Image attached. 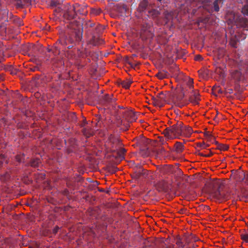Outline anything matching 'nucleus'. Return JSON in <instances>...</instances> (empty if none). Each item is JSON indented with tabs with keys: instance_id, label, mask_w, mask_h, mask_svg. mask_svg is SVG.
I'll return each instance as SVG.
<instances>
[{
	"instance_id": "f257e3e1",
	"label": "nucleus",
	"mask_w": 248,
	"mask_h": 248,
	"mask_svg": "<svg viewBox=\"0 0 248 248\" xmlns=\"http://www.w3.org/2000/svg\"><path fill=\"white\" fill-rule=\"evenodd\" d=\"M188 90L186 83V86H181L175 90L173 93H168L170 98L173 100L178 107L182 108L188 104L187 99H185V97L187 95Z\"/></svg>"
},
{
	"instance_id": "f03ea898",
	"label": "nucleus",
	"mask_w": 248,
	"mask_h": 248,
	"mask_svg": "<svg viewBox=\"0 0 248 248\" xmlns=\"http://www.w3.org/2000/svg\"><path fill=\"white\" fill-rule=\"evenodd\" d=\"M108 143L110 144L111 147L113 149L112 155L117 159L123 160L124 159V154L126 150L124 148L120 147L121 142L119 139L110 138Z\"/></svg>"
},
{
	"instance_id": "7ed1b4c3",
	"label": "nucleus",
	"mask_w": 248,
	"mask_h": 248,
	"mask_svg": "<svg viewBox=\"0 0 248 248\" xmlns=\"http://www.w3.org/2000/svg\"><path fill=\"white\" fill-rule=\"evenodd\" d=\"M187 87H188V92L187 94H188V104L190 102L194 105H198L200 100V94L197 91L194 90L193 80L189 78L187 81Z\"/></svg>"
},
{
	"instance_id": "20e7f679",
	"label": "nucleus",
	"mask_w": 248,
	"mask_h": 248,
	"mask_svg": "<svg viewBox=\"0 0 248 248\" xmlns=\"http://www.w3.org/2000/svg\"><path fill=\"white\" fill-rule=\"evenodd\" d=\"M228 21L229 24L236 25L246 30H248V19L247 18L232 14L230 16V17L228 18Z\"/></svg>"
},
{
	"instance_id": "39448f33",
	"label": "nucleus",
	"mask_w": 248,
	"mask_h": 248,
	"mask_svg": "<svg viewBox=\"0 0 248 248\" xmlns=\"http://www.w3.org/2000/svg\"><path fill=\"white\" fill-rule=\"evenodd\" d=\"M102 30L103 28L100 26H97L95 28V32L93 34L92 38L89 42V44L92 45L93 46H98L104 43L103 39L101 38L98 34L100 33Z\"/></svg>"
},
{
	"instance_id": "423d86ee",
	"label": "nucleus",
	"mask_w": 248,
	"mask_h": 248,
	"mask_svg": "<svg viewBox=\"0 0 248 248\" xmlns=\"http://www.w3.org/2000/svg\"><path fill=\"white\" fill-rule=\"evenodd\" d=\"M111 3H110L111 6V14L114 15V16H125L127 8L126 6L124 3H119L114 5L111 6Z\"/></svg>"
},
{
	"instance_id": "0eeeda50",
	"label": "nucleus",
	"mask_w": 248,
	"mask_h": 248,
	"mask_svg": "<svg viewBox=\"0 0 248 248\" xmlns=\"http://www.w3.org/2000/svg\"><path fill=\"white\" fill-rule=\"evenodd\" d=\"M183 123L182 122H177L176 124L170 126V133L171 134L172 139L179 138L182 136V128Z\"/></svg>"
},
{
	"instance_id": "6e6552de",
	"label": "nucleus",
	"mask_w": 248,
	"mask_h": 248,
	"mask_svg": "<svg viewBox=\"0 0 248 248\" xmlns=\"http://www.w3.org/2000/svg\"><path fill=\"white\" fill-rule=\"evenodd\" d=\"M76 16L75 7L69 4L66 5L64 9L63 17L68 20H71L74 19Z\"/></svg>"
},
{
	"instance_id": "1a4fd4ad",
	"label": "nucleus",
	"mask_w": 248,
	"mask_h": 248,
	"mask_svg": "<svg viewBox=\"0 0 248 248\" xmlns=\"http://www.w3.org/2000/svg\"><path fill=\"white\" fill-rule=\"evenodd\" d=\"M215 199L219 201H223L229 200L231 198V195L227 192L220 189L214 191V194L212 195Z\"/></svg>"
},
{
	"instance_id": "9d476101",
	"label": "nucleus",
	"mask_w": 248,
	"mask_h": 248,
	"mask_svg": "<svg viewBox=\"0 0 248 248\" xmlns=\"http://www.w3.org/2000/svg\"><path fill=\"white\" fill-rule=\"evenodd\" d=\"M224 0H215L213 2V5L211 7L209 6L205 7V10L209 13L212 14L214 12H218L220 10L219 5L223 3Z\"/></svg>"
},
{
	"instance_id": "9b49d317",
	"label": "nucleus",
	"mask_w": 248,
	"mask_h": 248,
	"mask_svg": "<svg viewBox=\"0 0 248 248\" xmlns=\"http://www.w3.org/2000/svg\"><path fill=\"white\" fill-rule=\"evenodd\" d=\"M137 171L139 173V179L142 178L148 179H153L152 175H150L149 172L143 168L141 165L136 166Z\"/></svg>"
},
{
	"instance_id": "f8f14e48",
	"label": "nucleus",
	"mask_w": 248,
	"mask_h": 248,
	"mask_svg": "<svg viewBox=\"0 0 248 248\" xmlns=\"http://www.w3.org/2000/svg\"><path fill=\"white\" fill-rule=\"evenodd\" d=\"M115 98L113 97L112 94H106L101 101L102 104L105 107H108L109 105H113V103L116 101Z\"/></svg>"
},
{
	"instance_id": "ddd939ff",
	"label": "nucleus",
	"mask_w": 248,
	"mask_h": 248,
	"mask_svg": "<svg viewBox=\"0 0 248 248\" xmlns=\"http://www.w3.org/2000/svg\"><path fill=\"white\" fill-rule=\"evenodd\" d=\"M209 191L211 195L214 194V191L220 189L221 183L219 181L214 180L209 183Z\"/></svg>"
},
{
	"instance_id": "4468645a",
	"label": "nucleus",
	"mask_w": 248,
	"mask_h": 248,
	"mask_svg": "<svg viewBox=\"0 0 248 248\" xmlns=\"http://www.w3.org/2000/svg\"><path fill=\"white\" fill-rule=\"evenodd\" d=\"M182 129V136L185 137H189L193 132V130L191 127L184 125L183 124Z\"/></svg>"
},
{
	"instance_id": "2eb2a0df",
	"label": "nucleus",
	"mask_w": 248,
	"mask_h": 248,
	"mask_svg": "<svg viewBox=\"0 0 248 248\" xmlns=\"http://www.w3.org/2000/svg\"><path fill=\"white\" fill-rule=\"evenodd\" d=\"M148 6V2L147 0H143L141 1L138 6V11L141 13L145 12Z\"/></svg>"
},
{
	"instance_id": "dca6fc26",
	"label": "nucleus",
	"mask_w": 248,
	"mask_h": 248,
	"mask_svg": "<svg viewBox=\"0 0 248 248\" xmlns=\"http://www.w3.org/2000/svg\"><path fill=\"white\" fill-rule=\"evenodd\" d=\"M83 31L80 30L76 31L73 34V38L75 40L76 43H79L82 39Z\"/></svg>"
},
{
	"instance_id": "f3484780",
	"label": "nucleus",
	"mask_w": 248,
	"mask_h": 248,
	"mask_svg": "<svg viewBox=\"0 0 248 248\" xmlns=\"http://www.w3.org/2000/svg\"><path fill=\"white\" fill-rule=\"evenodd\" d=\"M94 26V23L92 22L91 21H86L82 24V30L83 29L87 30V31H90V29L93 28Z\"/></svg>"
},
{
	"instance_id": "a211bd4d",
	"label": "nucleus",
	"mask_w": 248,
	"mask_h": 248,
	"mask_svg": "<svg viewBox=\"0 0 248 248\" xmlns=\"http://www.w3.org/2000/svg\"><path fill=\"white\" fill-rule=\"evenodd\" d=\"M242 77V74L239 70H234L232 73V77L236 81H240Z\"/></svg>"
},
{
	"instance_id": "6ab92c4d",
	"label": "nucleus",
	"mask_w": 248,
	"mask_h": 248,
	"mask_svg": "<svg viewBox=\"0 0 248 248\" xmlns=\"http://www.w3.org/2000/svg\"><path fill=\"white\" fill-rule=\"evenodd\" d=\"M174 151L177 153H181L184 150V146L183 144L180 142L177 141L174 145Z\"/></svg>"
},
{
	"instance_id": "aec40b11",
	"label": "nucleus",
	"mask_w": 248,
	"mask_h": 248,
	"mask_svg": "<svg viewBox=\"0 0 248 248\" xmlns=\"http://www.w3.org/2000/svg\"><path fill=\"white\" fill-rule=\"evenodd\" d=\"M238 42L239 39L236 34L232 35V37L230 39V44L232 47L236 48L237 47V43Z\"/></svg>"
},
{
	"instance_id": "412c9836",
	"label": "nucleus",
	"mask_w": 248,
	"mask_h": 248,
	"mask_svg": "<svg viewBox=\"0 0 248 248\" xmlns=\"http://www.w3.org/2000/svg\"><path fill=\"white\" fill-rule=\"evenodd\" d=\"M168 93H169L168 92L167 94H165L163 92H161L157 94L156 98L162 103L166 101L167 98H170V95Z\"/></svg>"
},
{
	"instance_id": "4be33fe9",
	"label": "nucleus",
	"mask_w": 248,
	"mask_h": 248,
	"mask_svg": "<svg viewBox=\"0 0 248 248\" xmlns=\"http://www.w3.org/2000/svg\"><path fill=\"white\" fill-rule=\"evenodd\" d=\"M148 16H151L153 18L157 17L159 15H160V11L155 9H152L151 10H148Z\"/></svg>"
},
{
	"instance_id": "5701e85b",
	"label": "nucleus",
	"mask_w": 248,
	"mask_h": 248,
	"mask_svg": "<svg viewBox=\"0 0 248 248\" xmlns=\"http://www.w3.org/2000/svg\"><path fill=\"white\" fill-rule=\"evenodd\" d=\"M53 49V54L54 56H57L60 54L61 50H62L63 48L59 44L56 45V43L52 48Z\"/></svg>"
},
{
	"instance_id": "b1692460",
	"label": "nucleus",
	"mask_w": 248,
	"mask_h": 248,
	"mask_svg": "<svg viewBox=\"0 0 248 248\" xmlns=\"http://www.w3.org/2000/svg\"><path fill=\"white\" fill-rule=\"evenodd\" d=\"M168 76V73L165 70L159 71L156 74V77L161 79L167 78Z\"/></svg>"
},
{
	"instance_id": "393cba45",
	"label": "nucleus",
	"mask_w": 248,
	"mask_h": 248,
	"mask_svg": "<svg viewBox=\"0 0 248 248\" xmlns=\"http://www.w3.org/2000/svg\"><path fill=\"white\" fill-rule=\"evenodd\" d=\"M59 44L62 47H64L68 45L67 41L65 37L61 38L58 40L56 42V45Z\"/></svg>"
},
{
	"instance_id": "a878e982",
	"label": "nucleus",
	"mask_w": 248,
	"mask_h": 248,
	"mask_svg": "<svg viewBox=\"0 0 248 248\" xmlns=\"http://www.w3.org/2000/svg\"><path fill=\"white\" fill-rule=\"evenodd\" d=\"M25 155L24 154L17 155L15 156V160L17 162L15 163V166H17L18 163H20L24 159Z\"/></svg>"
},
{
	"instance_id": "bb28decb",
	"label": "nucleus",
	"mask_w": 248,
	"mask_h": 248,
	"mask_svg": "<svg viewBox=\"0 0 248 248\" xmlns=\"http://www.w3.org/2000/svg\"><path fill=\"white\" fill-rule=\"evenodd\" d=\"M164 15L167 22L170 21L173 18V13L172 12L166 11Z\"/></svg>"
},
{
	"instance_id": "cd10ccee",
	"label": "nucleus",
	"mask_w": 248,
	"mask_h": 248,
	"mask_svg": "<svg viewBox=\"0 0 248 248\" xmlns=\"http://www.w3.org/2000/svg\"><path fill=\"white\" fill-rule=\"evenodd\" d=\"M132 82V81L131 80H128L126 81H122L120 84L125 89H128L129 88Z\"/></svg>"
},
{
	"instance_id": "c85d7f7f",
	"label": "nucleus",
	"mask_w": 248,
	"mask_h": 248,
	"mask_svg": "<svg viewBox=\"0 0 248 248\" xmlns=\"http://www.w3.org/2000/svg\"><path fill=\"white\" fill-rule=\"evenodd\" d=\"M170 127L166 128L163 131V133L165 136L168 139H172V137L171 134L170 133Z\"/></svg>"
},
{
	"instance_id": "c756f323",
	"label": "nucleus",
	"mask_w": 248,
	"mask_h": 248,
	"mask_svg": "<svg viewBox=\"0 0 248 248\" xmlns=\"http://www.w3.org/2000/svg\"><path fill=\"white\" fill-rule=\"evenodd\" d=\"M82 132L83 135L87 137H89L93 135V132L88 128H83Z\"/></svg>"
},
{
	"instance_id": "7c9ffc66",
	"label": "nucleus",
	"mask_w": 248,
	"mask_h": 248,
	"mask_svg": "<svg viewBox=\"0 0 248 248\" xmlns=\"http://www.w3.org/2000/svg\"><path fill=\"white\" fill-rule=\"evenodd\" d=\"M39 163L40 161L39 159H33L31 160L30 164L31 167L36 168L38 167Z\"/></svg>"
},
{
	"instance_id": "2f4dec72",
	"label": "nucleus",
	"mask_w": 248,
	"mask_h": 248,
	"mask_svg": "<svg viewBox=\"0 0 248 248\" xmlns=\"http://www.w3.org/2000/svg\"><path fill=\"white\" fill-rule=\"evenodd\" d=\"M68 120L72 122H75L77 119V117L75 113L70 112L68 113Z\"/></svg>"
},
{
	"instance_id": "473e14b6",
	"label": "nucleus",
	"mask_w": 248,
	"mask_h": 248,
	"mask_svg": "<svg viewBox=\"0 0 248 248\" xmlns=\"http://www.w3.org/2000/svg\"><path fill=\"white\" fill-rule=\"evenodd\" d=\"M65 38L66 39V40L67 41L68 45H69V44L73 45L76 44L73 36H69L68 37H66Z\"/></svg>"
},
{
	"instance_id": "72a5a7b5",
	"label": "nucleus",
	"mask_w": 248,
	"mask_h": 248,
	"mask_svg": "<svg viewBox=\"0 0 248 248\" xmlns=\"http://www.w3.org/2000/svg\"><path fill=\"white\" fill-rule=\"evenodd\" d=\"M152 99H153V103L152 104L154 105V106H161V102L159 100V99H158L156 97H153L152 98Z\"/></svg>"
},
{
	"instance_id": "f704fd0d",
	"label": "nucleus",
	"mask_w": 248,
	"mask_h": 248,
	"mask_svg": "<svg viewBox=\"0 0 248 248\" xmlns=\"http://www.w3.org/2000/svg\"><path fill=\"white\" fill-rule=\"evenodd\" d=\"M152 26V23L150 22L149 23H146L145 24H144L143 25V30L146 31L148 30H150Z\"/></svg>"
},
{
	"instance_id": "c9c22d12",
	"label": "nucleus",
	"mask_w": 248,
	"mask_h": 248,
	"mask_svg": "<svg viewBox=\"0 0 248 248\" xmlns=\"http://www.w3.org/2000/svg\"><path fill=\"white\" fill-rule=\"evenodd\" d=\"M242 13L244 15L248 16V5H246L242 8Z\"/></svg>"
},
{
	"instance_id": "e433bc0d",
	"label": "nucleus",
	"mask_w": 248,
	"mask_h": 248,
	"mask_svg": "<svg viewBox=\"0 0 248 248\" xmlns=\"http://www.w3.org/2000/svg\"><path fill=\"white\" fill-rule=\"evenodd\" d=\"M176 244L177 245V246L179 247H181V248H184L185 247V245L183 243V242H182L181 239H180V238H179V239H178L177 240Z\"/></svg>"
},
{
	"instance_id": "4c0bfd02",
	"label": "nucleus",
	"mask_w": 248,
	"mask_h": 248,
	"mask_svg": "<svg viewBox=\"0 0 248 248\" xmlns=\"http://www.w3.org/2000/svg\"><path fill=\"white\" fill-rule=\"evenodd\" d=\"M241 239L243 240H244L245 242L248 243V233L241 234Z\"/></svg>"
},
{
	"instance_id": "58836bf2",
	"label": "nucleus",
	"mask_w": 248,
	"mask_h": 248,
	"mask_svg": "<svg viewBox=\"0 0 248 248\" xmlns=\"http://www.w3.org/2000/svg\"><path fill=\"white\" fill-rule=\"evenodd\" d=\"M158 154H160L161 155H166V151L164 149V147H161L158 150Z\"/></svg>"
},
{
	"instance_id": "ea45409f",
	"label": "nucleus",
	"mask_w": 248,
	"mask_h": 248,
	"mask_svg": "<svg viewBox=\"0 0 248 248\" xmlns=\"http://www.w3.org/2000/svg\"><path fill=\"white\" fill-rule=\"evenodd\" d=\"M202 3L203 4V7L205 9L206 6H208V4L210 2V0H200Z\"/></svg>"
},
{
	"instance_id": "a19ab883",
	"label": "nucleus",
	"mask_w": 248,
	"mask_h": 248,
	"mask_svg": "<svg viewBox=\"0 0 248 248\" xmlns=\"http://www.w3.org/2000/svg\"><path fill=\"white\" fill-rule=\"evenodd\" d=\"M138 174H139V173L138 172V171H137V170L136 169L135 172L132 175V176L133 178L138 180V179H139V177Z\"/></svg>"
},
{
	"instance_id": "79ce46f5",
	"label": "nucleus",
	"mask_w": 248,
	"mask_h": 248,
	"mask_svg": "<svg viewBox=\"0 0 248 248\" xmlns=\"http://www.w3.org/2000/svg\"><path fill=\"white\" fill-rule=\"evenodd\" d=\"M219 148L221 150L226 151L228 149L229 146L227 145L221 144L220 145Z\"/></svg>"
},
{
	"instance_id": "37998d69",
	"label": "nucleus",
	"mask_w": 248,
	"mask_h": 248,
	"mask_svg": "<svg viewBox=\"0 0 248 248\" xmlns=\"http://www.w3.org/2000/svg\"><path fill=\"white\" fill-rule=\"evenodd\" d=\"M101 10L100 9H93L92 10V14H93L94 15H99L101 13Z\"/></svg>"
},
{
	"instance_id": "c03bdc74",
	"label": "nucleus",
	"mask_w": 248,
	"mask_h": 248,
	"mask_svg": "<svg viewBox=\"0 0 248 248\" xmlns=\"http://www.w3.org/2000/svg\"><path fill=\"white\" fill-rule=\"evenodd\" d=\"M125 62L128 64L132 68H134L135 66V65H134L132 63L129 61V59L128 58H126L125 60Z\"/></svg>"
},
{
	"instance_id": "a18cd8bd",
	"label": "nucleus",
	"mask_w": 248,
	"mask_h": 248,
	"mask_svg": "<svg viewBox=\"0 0 248 248\" xmlns=\"http://www.w3.org/2000/svg\"><path fill=\"white\" fill-rule=\"evenodd\" d=\"M67 55L70 57L71 58H74V55L73 54V51L71 50H67L66 51Z\"/></svg>"
},
{
	"instance_id": "49530a36",
	"label": "nucleus",
	"mask_w": 248,
	"mask_h": 248,
	"mask_svg": "<svg viewBox=\"0 0 248 248\" xmlns=\"http://www.w3.org/2000/svg\"><path fill=\"white\" fill-rule=\"evenodd\" d=\"M159 183L161 185V187L163 188H165L167 187V186H166V183L165 181H163L162 182H160Z\"/></svg>"
},
{
	"instance_id": "de8ad7c7",
	"label": "nucleus",
	"mask_w": 248,
	"mask_h": 248,
	"mask_svg": "<svg viewBox=\"0 0 248 248\" xmlns=\"http://www.w3.org/2000/svg\"><path fill=\"white\" fill-rule=\"evenodd\" d=\"M60 229V228L58 226H56L54 229L53 230V232L54 234H56L58 232L59 230Z\"/></svg>"
},
{
	"instance_id": "09e8293b",
	"label": "nucleus",
	"mask_w": 248,
	"mask_h": 248,
	"mask_svg": "<svg viewBox=\"0 0 248 248\" xmlns=\"http://www.w3.org/2000/svg\"><path fill=\"white\" fill-rule=\"evenodd\" d=\"M196 61H201L202 59V57L201 55H196L195 58Z\"/></svg>"
},
{
	"instance_id": "8fccbe9b",
	"label": "nucleus",
	"mask_w": 248,
	"mask_h": 248,
	"mask_svg": "<svg viewBox=\"0 0 248 248\" xmlns=\"http://www.w3.org/2000/svg\"><path fill=\"white\" fill-rule=\"evenodd\" d=\"M85 55L86 56H91L92 57V54L93 53L92 52H88L86 50H85Z\"/></svg>"
},
{
	"instance_id": "3c124183",
	"label": "nucleus",
	"mask_w": 248,
	"mask_h": 248,
	"mask_svg": "<svg viewBox=\"0 0 248 248\" xmlns=\"http://www.w3.org/2000/svg\"><path fill=\"white\" fill-rule=\"evenodd\" d=\"M205 145V143H198L197 144V146H198V147H202V148H203V145Z\"/></svg>"
},
{
	"instance_id": "603ef678",
	"label": "nucleus",
	"mask_w": 248,
	"mask_h": 248,
	"mask_svg": "<svg viewBox=\"0 0 248 248\" xmlns=\"http://www.w3.org/2000/svg\"><path fill=\"white\" fill-rule=\"evenodd\" d=\"M5 177V179H8L10 177V175L9 173H6L4 175V176H2V179H3V177Z\"/></svg>"
},
{
	"instance_id": "864d4df0",
	"label": "nucleus",
	"mask_w": 248,
	"mask_h": 248,
	"mask_svg": "<svg viewBox=\"0 0 248 248\" xmlns=\"http://www.w3.org/2000/svg\"><path fill=\"white\" fill-rule=\"evenodd\" d=\"M244 64L246 65L247 68H248V58L245 60Z\"/></svg>"
},
{
	"instance_id": "5fc2aeb1",
	"label": "nucleus",
	"mask_w": 248,
	"mask_h": 248,
	"mask_svg": "<svg viewBox=\"0 0 248 248\" xmlns=\"http://www.w3.org/2000/svg\"><path fill=\"white\" fill-rule=\"evenodd\" d=\"M166 0H157L161 4L163 3H165Z\"/></svg>"
},
{
	"instance_id": "6e6d98bb",
	"label": "nucleus",
	"mask_w": 248,
	"mask_h": 248,
	"mask_svg": "<svg viewBox=\"0 0 248 248\" xmlns=\"http://www.w3.org/2000/svg\"><path fill=\"white\" fill-rule=\"evenodd\" d=\"M74 45L71 44V45H69V46H67V48L68 49H70L72 48L73 47Z\"/></svg>"
},
{
	"instance_id": "4d7b16f0",
	"label": "nucleus",
	"mask_w": 248,
	"mask_h": 248,
	"mask_svg": "<svg viewBox=\"0 0 248 248\" xmlns=\"http://www.w3.org/2000/svg\"><path fill=\"white\" fill-rule=\"evenodd\" d=\"M233 92V90L232 89H229L228 90V93H232Z\"/></svg>"
},
{
	"instance_id": "13d9d810",
	"label": "nucleus",
	"mask_w": 248,
	"mask_h": 248,
	"mask_svg": "<svg viewBox=\"0 0 248 248\" xmlns=\"http://www.w3.org/2000/svg\"><path fill=\"white\" fill-rule=\"evenodd\" d=\"M16 70H12L11 71V74H13V75H15V74H16Z\"/></svg>"
},
{
	"instance_id": "bf43d9fd",
	"label": "nucleus",
	"mask_w": 248,
	"mask_h": 248,
	"mask_svg": "<svg viewBox=\"0 0 248 248\" xmlns=\"http://www.w3.org/2000/svg\"><path fill=\"white\" fill-rule=\"evenodd\" d=\"M204 135L206 137H209L210 135L209 134V132H206L204 133Z\"/></svg>"
},
{
	"instance_id": "052dcab7",
	"label": "nucleus",
	"mask_w": 248,
	"mask_h": 248,
	"mask_svg": "<svg viewBox=\"0 0 248 248\" xmlns=\"http://www.w3.org/2000/svg\"><path fill=\"white\" fill-rule=\"evenodd\" d=\"M47 51H48V52H52V53H53V49H52V48H48L47 49Z\"/></svg>"
},
{
	"instance_id": "680f3d73",
	"label": "nucleus",
	"mask_w": 248,
	"mask_h": 248,
	"mask_svg": "<svg viewBox=\"0 0 248 248\" xmlns=\"http://www.w3.org/2000/svg\"><path fill=\"white\" fill-rule=\"evenodd\" d=\"M212 155V153H210L209 154L205 155L204 156L205 157H209Z\"/></svg>"
},
{
	"instance_id": "e2e57ef3",
	"label": "nucleus",
	"mask_w": 248,
	"mask_h": 248,
	"mask_svg": "<svg viewBox=\"0 0 248 248\" xmlns=\"http://www.w3.org/2000/svg\"><path fill=\"white\" fill-rule=\"evenodd\" d=\"M208 146H209V145H208V144H205V145H203V148H202L205 149V148H207V147H208Z\"/></svg>"
},
{
	"instance_id": "0e129e2a",
	"label": "nucleus",
	"mask_w": 248,
	"mask_h": 248,
	"mask_svg": "<svg viewBox=\"0 0 248 248\" xmlns=\"http://www.w3.org/2000/svg\"><path fill=\"white\" fill-rule=\"evenodd\" d=\"M199 155H201V156H204V155H204L203 154L201 153H200L199 154Z\"/></svg>"
},
{
	"instance_id": "69168bd1",
	"label": "nucleus",
	"mask_w": 248,
	"mask_h": 248,
	"mask_svg": "<svg viewBox=\"0 0 248 248\" xmlns=\"http://www.w3.org/2000/svg\"><path fill=\"white\" fill-rule=\"evenodd\" d=\"M79 55H80V57H84L83 54H82V53L81 52H80V54Z\"/></svg>"
},
{
	"instance_id": "338daca9",
	"label": "nucleus",
	"mask_w": 248,
	"mask_h": 248,
	"mask_svg": "<svg viewBox=\"0 0 248 248\" xmlns=\"http://www.w3.org/2000/svg\"><path fill=\"white\" fill-rule=\"evenodd\" d=\"M3 80V77L0 76V81Z\"/></svg>"
},
{
	"instance_id": "774afa93",
	"label": "nucleus",
	"mask_w": 248,
	"mask_h": 248,
	"mask_svg": "<svg viewBox=\"0 0 248 248\" xmlns=\"http://www.w3.org/2000/svg\"><path fill=\"white\" fill-rule=\"evenodd\" d=\"M141 142H142V140L140 141L139 142V143L140 144V143H141Z\"/></svg>"
}]
</instances>
